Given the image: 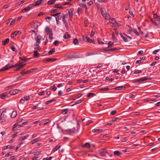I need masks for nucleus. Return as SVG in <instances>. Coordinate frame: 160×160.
<instances>
[{"mask_svg":"<svg viewBox=\"0 0 160 160\" xmlns=\"http://www.w3.org/2000/svg\"><path fill=\"white\" fill-rule=\"evenodd\" d=\"M159 51V50L158 49L155 50L152 52V53L154 54H156L157 52Z\"/></svg>","mask_w":160,"mask_h":160,"instance_id":"obj_58","label":"nucleus"},{"mask_svg":"<svg viewBox=\"0 0 160 160\" xmlns=\"http://www.w3.org/2000/svg\"><path fill=\"white\" fill-rule=\"evenodd\" d=\"M3 111L2 110L0 111V122H2V115L3 113Z\"/></svg>","mask_w":160,"mask_h":160,"instance_id":"obj_44","label":"nucleus"},{"mask_svg":"<svg viewBox=\"0 0 160 160\" xmlns=\"http://www.w3.org/2000/svg\"><path fill=\"white\" fill-rule=\"evenodd\" d=\"M59 43L60 42L59 41H56L53 42V44L55 46H58Z\"/></svg>","mask_w":160,"mask_h":160,"instance_id":"obj_51","label":"nucleus"},{"mask_svg":"<svg viewBox=\"0 0 160 160\" xmlns=\"http://www.w3.org/2000/svg\"><path fill=\"white\" fill-rule=\"evenodd\" d=\"M21 32L19 31H16L12 32L11 34V37L12 38H13L15 36H16L17 35H20Z\"/></svg>","mask_w":160,"mask_h":160,"instance_id":"obj_13","label":"nucleus"},{"mask_svg":"<svg viewBox=\"0 0 160 160\" xmlns=\"http://www.w3.org/2000/svg\"><path fill=\"white\" fill-rule=\"evenodd\" d=\"M58 11V9H53L51 11V13H54L57 12Z\"/></svg>","mask_w":160,"mask_h":160,"instance_id":"obj_62","label":"nucleus"},{"mask_svg":"<svg viewBox=\"0 0 160 160\" xmlns=\"http://www.w3.org/2000/svg\"><path fill=\"white\" fill-rule=\"evenodd\" d=\"M51 89L53 91H56L57 88L55 87V86L54 85H53L52 86H51L50 87Z\"/></svg>","mask_w":160,"mask_h":160,"instance_id":"obj_35","label":"nucleus"},{"mask_svg":"<svg viewBox=\"0 0 160 160\" xmlns=\"http://www.w3.org/2000/svg\"><path fill=\"white\" fill-rule=\"evenodd\" d=\"M117 50V48H113L112 49H108L107 50H106V51H107L108 52H110V51H114L116 50Z\"/></svg>","mask_w":160,"mask_h":160,"instance_id":"obj_36","label":"nucleus"},{"mask_svg":"<svg viewBox=\"0 0 160 160\" xmlns=\"http://www.w3.org/2000/svg\"><path fill=\"white\" fill-rule=\"evenodd\" d=\"M38 141V139L37 138H36L34 139L33 140L32 142H32V144H34L36 142H37Z\"/></svg>","mask_w":160,"mask_h":160,"instance_id":"obj_52","label":"nucleus"},{"mask_svg":"<svg viewBox=\"0 0 160 160\" xmlns=\"http://www.w3.org/2000/svg\"><path fill=\"white\" fill-rule=\"evenodd\" d=\"M61 147V146H57L55 147L53 150V152H54L56 151L58 149H59L60 147Z\"/></svg>","mask_w":160,"mask_h":160,"instance_id":"obj_30","label":"nucleus"},{"mask_svg":"<svg viewBox=\"0 0 160 160\" xmlns=\"http://www.w3.org/2000/svg\"><path fill=\"white\" fill-rule=\"evenodd\" d=\"M39 44H37V43L34 46V48L35 49H38V48L39 47Z\"/></svg>","mask_w":160,"mask_h":160,"instance_id":"obj_47","label":"nucleus"},{"mask_svg":"<svg viewBox=\"0 0 160 160\" xmlns=\"http://www.w3.org/2000/svg\"><path fill=\"white\" fill-rule=\"evenodd\" d=\"M74 11V9L70 8L68 10V14L69 16V20L71 21L72 19L73 12Z\"/></svg>","mask_w":160,"mask_h":160,"instance_id":"obj_6","label":"nucleus"},{"mask_svg":"<svg viewBox=\"0 0 160 160\" xmlns=\"http://www.w3.org/2000/svg\"><path fill=\"white\" fill-rule=\"evenodd\" d=\"M120 35H121V37L123 39V40L124 41V42H128V40L125 37L123 36L121 34Z\"/></svg>","mask_w":160,"mask_h":160,"instance_id":"obj_43","label":"nucleus"},{"mask_svg":"<svg viewBox=\"0 0 160 160\" xmlns=\"http://www.w3.org/2000/svg\"><path fill=\"white\" fill-rule=\"evenodd\" d=\"M20 73L21 76H23L25 74H28L30 73V71H29V70H26L25 69H24Z\"/></svg>","mask_w":160,"mask_h":160,"instance_id":"obj_14","label":"nucleus"},{"mask_svg":"<svg viewBox=\"0 0 160 160\" xmlns=\"http://www.w3.org/2000/svg\"><path fill=\"white\" fill-rule=\"evenodd\" d=\"M24 99L26 101H28L29 99V97L28 96H25L24 98Z\"/></svg>","mask_w":160,"mask_h":160,"instance_id":"obj_63","label":"nucleus"},{"mask_svg":"<svg viewBox=\"0 0 160 160\" xmlns=\"http://www.w3.org/2000/svg\"><path fill=\"white\" fill-rule=\"evenodd\" d=\"M41 151L36 152L33 153V154L34 155H39V154H41Z\"/></svg>","mask_w":160,"mask_h":160,"instance_id":"obj_41","label":"nucleus"},{"mask_svg":"<svg viewBox=\"0 0 160 160\" xmlns=\"http://www.w3.org/2000/svg\"><path fill=\"white\" fill-rule=\"evenodd\" d=\"M70 35L69 34L68 32H66V33L64 34L63 36L64 38L66 39L70 38Z\"/></svg>","mask_w":160,"mask_h":160,"instance_id":"obj_19","label":"nucleus"},{"mask_svg":"<svg viewBox=\"0 0 160 160\" xmlns=\"http://www.w3.org/2000/svg\"><path fill=\"white\" fill-rule=\"evenodd\" d=\"M88 23L87 21H84V26L85 27H86L88 26Z\"/></svg>","mask_w":160,"mask_h":160,"instance_id":"obj_61","label":"nucleus"},{"mask_svg":"<svg viewBox=\"0 0 160 160\" xmlns=\"http://www.w3.org/2000/svg\"><path fill=\"white\" fill-rule=\"evenodd\" d=\"M19 126V127H22V125H20L19 124H18V123H17V122L16 123H15V124H14L13 127V128H16V127H17V126Z\"/></svg>","mask_w":160,"mask_h":160,"instance_id":"obj_42","label":"nucleus"},{"mask_svg":"<svg viewBox=\"0 0 160 160\" xmlns=\"http://www.w3.org/2000/svg\"><path fill=\"white\" fill-rule=\"evenodd\" d=\"M48 34L49 35V39L50 40H52L53 38L52 37V35H53L52 32L51 33H50Z\"/></svg>","mask_w":160,"mask_h":160,"instance_id":"obj_46","label":"nucleus"},{"mask_svg":"<svg viewBox=\"0 0 160 160\" xmlns=\"http://www.w3.org/2000/svg\"><path fill=\"white\" fill-rule=\"evenodd\" d=\"M102 129H95L92 130V132L94 133H100L102 132Z\"/></svg>","mask_w":160,"mask_h":160,"instance_id":"obj_17","label":"nucleus"},{"mask_svg":"<svg viewBox=\"0 0 160 160\" xmlns=\"http://www.w3.org/2000/svg\"><path fill=\"white\" fill-rule=\"evenodd\" d=\"M55 51V48H52L51 50H50V51L48 52V54L49 55H51L52 54L53 52H54Z\"/></svg>","mask_w":160,"mask_h":160,"instance_id":"obj_32","label":"nucleus"},{"mask_svg":"<svg viewBox=\"0 0 160 160\" xmlns=\"http://www.w3.org/2000/svg\"><path fill=\"white\" fill-rule=\"evenodd\" d=\"M57 58L52 59V58H44L42 60V62H53L57 60Z\"/></svg>","mask_w":160,"mask_h":160,"instance_id":"obj_9","label":"nucleus"},{"mask_svg":"<svg viewBox=\"0 0 160 160\" xmlns=\"http://www.w3.org/2000/svg\"><path fill=\"white\" fill-rule=\"evenodd\" d=\"M110 23L112 24L115 26L119 27L120 26V24L116 22V20L112 18L109 21Z\"/></svg>","mask_w":160,"mask_h":160,"instance_id":"obj_5","label":"nucleus"},{"mask_svg":"<svg viewBox=\"0 0 160 160\" xmlns=\"http://www.w3.org/2000/svg\"><path fill=\"white\" fill-rule=\"evenodd\" d=\"M158 16H158V15L156 13L153 14V17L154 18L156 19L158 18Z\"/></svg>","mask_w":160,"mask_h":160,"instance_id":"obj_64","label":"nucleus"},{"mask_svg":"<svg viewBox=\"0 0 160 160\" xmlns=\"http://www.w3.org/2000/svg\"><path fill=\"white\" fill-rule=\"evenodd\" d=\"M17 115V112L16 111H13L12 112L11 115V117L12 118H14Z\"/></svg>","mask_w":160,"mask_h":160,"instance_id":"obj_21","label":"nucleus"},{"mask_svg":"<svg viewBox=\"0 0 160 160\" xmlns=\"http://www.w3.org/2000/svg\"><path fill=\"white\" fill-rule=\"evenodd\" d=\"M38 54L39 53H38L37 51L35 50L34 51L33 56L34 57H38L39 56H38Z\"/></svg>","mask_w":160,"mask_h":160,"instance_id":"obj_33","label":"nucleus"},{"mask_svg":"<svg viewBox=\"0 0 160 160\" xmlns=\"http://www.w3.org/2000/svg\"><path fill=\"white\" fill-rule=\"evenodd\" d=\"M45 31L46 33L47 34H48L51 33L52 32V29H50L48 27H47L45 28Z\"/></svg>","mask_w":160,"mask_h":160,"instance_id":"obj_15","label":"nucleus"},{"mask_svg":"<svg viewBox=\"0 0 160 160\" xmlns=\"http://www.w3.org/2000/svg\"><path fill=\"white\" fill-rule=\"evenodd\" d=\"M95 95V94L93 93H88L87 95V97H90L91 96L92 97L94 96Z\"/></svg>","mask_w":160,"mask_h":160,"instance_id":"obj_29","label":"nucleus"},{"mask_svg":"<svg viewBox=\"0 0 160 160\" xmlns=\"http://www.w3.org/2000/svg\"><path fill=\"white\" fill-rule=\"evenodd\" d=\"M42 3V2H40V1H39V0H38V1H37L35 2L32 3V4L31 5H32V7L33 6H38L39 5L41 4Z\"/></svg>","mask_w":160,"mask_h":160,"instance_id":"obj_16","label":"nucleus"},{"mask_svg":"<svg viewBox=\"0 0 160 160\" xmlns=\"http://www.w3.org/2000/svg\"><path fill=\"white\" fill-rule=\"evenodd\" d=\"M62 17V15H61V13L60 12L58 13V14L55 18L57 24H58L60 23L59 20L61 19Z\"/></svg>","mask_w":160,"mask_h":160,"instance_id":"obj_8","label":"nucleus"},{"mask_svg":"<svg viewBox=\"0 0 160 160\" xmlns=\"http://www.w3.org/2000/svg\"><path fill=\"white\" fill-rule=\"evenodd\" d=\"M84 120H86V123L85 124L86 125H88L90 123H91L92 122V121H91L90 120H88V118H86V119L84 118V119H83L82 120V121H83Z\"/></svg>","mask_w":160,"mask_h":160,"instance_id":"obj_18","label":"nucleus"},{"mask_svg":"<svg viewBox=\"0 0 160 160\" xmlns=\"http://www.w3.org/2000/svg\"><path fill=\"white\" fill-rule=\"evenodd\" d=\"M101 91H108L109 89L108 88H101L99 89Z\"/></svg>","mask_w":160,"mask_h":160,"instance_id":"obj_38","label":"nucleus"},{"mask_svg":"<svg viewBox=\"0 0 160 160\" xmlns=\"http://www.w3.org/2000/svg\"><path fill=\"white\" fill-rule=\"evenodd\" d=\"M86 38L87 39V41L89 42V43H91L92 42L94 44V43L93 42H94V40H92L89 38L87 36L86 37Z\"/></svg>","mask_w":160,"mask_h":160,"instance_id":"obj_24","label":"nucleus"},{"mask_svg":"<svg viewBox=\"0 0 160 160\" xmlns=\"http://www.w3.org/2000/svg\"><path fill=\"white\" fill-rule=\"evenodd\" d=\"M116 110H113L112 111L111 113L110 114H112V115H114L116 113Z\"/></svg>","mask_w":160,"mask_h":160,"instance_id":"obj_57","label":"nucleus"},{"mask_svg":"<svg viewBox=\"0 0 160 160\" xmlns=\"http://www.w3.org/2000/svg\"><path fill=\"white\" fill-rule=\"evenodd\" d=\"M90 147V145L89 143L87 142L84 145H82V147L83 148H89Z\"/></svg>","mask_w":160,"mask_h":160,"instance_id":"obj_26","label":"nucleus"},{"mask_svg":"<svg viewBox=\"0 0 160 160\" xmlns=\"http://www.w3.org/2000/svg\"><path fill=\"white\" fill-rule=\"evenodd\" d=\"M9 94V92H6L0 95V98L2 99H4L8 97V96Z\"/></svg>","mask_w":160,"mask_h":160,"instance_id":"obj_12","label":"nucleus"},{"mask_svg":"<svg viewBox=\"0 0 160 160\" xmlns=\"http://www.w3.org/2000/svg\"><path fill=\"white\" fill-rule=\"evenodd\" d=\"M150 20L155 25V26H158V24L157 23V22H155V21L154 20H153L152 19H150Z\"/></svg>","mask_w":160,"mask_h":160,"instance_id":"obj_45","label":"nucleus"},{"mask_svg":"<svg viewBox=\"0 0 160 160\" xmlns=\"http://www.w3.org/2000/svg\"><path fill=\"white\" fill-rule=\"evenodd\" d=\"M35 41L37 44H40V40L41 39V36L39 34H36L34 37Z\"/></svg>","mask_w":160,"mask_h":160,"instance_id":"obj_4","label":"nucleus"},{"mask_svg":"<svg viewBox=\"0 0 160 160\" xmlns=\"http://www.w3.org/2000/svg\"><path fill=\"white\" fill-rule=\"evenodd\" d=\"M45 13L43 12H40L38 14V16H41L43 15Z\"/></svg>","mask_w":160,"mask_h":160,"instance_id":"obj_59","label":"nucleus"},{"mask_svg":"<svg viewBox=\"0 0 160 160\" xmlns=\"http://www.w3.org/2000/svg\"><path fill=\"white\" fill-rule=\"evenodd\" d=\"M133 32L137 35L139 36V34L136 29H133Z\"/></svg>","mask_w":160,"mask_h":160,"instance_id":"obj_50","label":"nucleus"},{"mask_svg":"<svg viewBox=\"0 0 160 160\" xmlns=\"http://www.w3.org/2000/svg\"><path fill=\"white\" fill-rule=\"evenodd\" d=\"M29 136L28 134H26L24 136L20 137L19 138V140H23L26 139V138H27Z\"/></svg>","mask_w":160,"mask_h":160,"instance_id":"obj_23","label":"nucleus"},{"mask_svg":"<svg viewBox=\"0 0 160 160\" xmlns=\"http://www.w3.org/2000/svg\"><path fill=\"white\" fill-rule=\"evenodd\" d=\"M32 7V5H29L27 7L25 8L21 11V13H24L29 10Z\"/></svg>","mask_w":160,"mask_h":160,"instance_id":"obj_10","label":"nucleus"},{"mask_svg":"<svg viewBox=\"0 0 160 160\" xmlns=\"http://www.w3.org/2000/svg\"><path fill=\"white\" fill-rule=\"evenodd\" d=\"M113 153L115 155H116L117 156H119L122 154V153L119 151H114Z\"/></svg>","mask_w":160,"mask_h":160,"instance_id":"obj_25","label":"nucleus"},{"mask_svg":"<svg viewBox=\"0 0 160 160\" xmlns=\"http://www.w3.org/2000/svg\"><path fill=\"white\" fill-rule=\"evenodd\" d=\"M55 99H52L51 100H50L48 101H46V102H45V104L46 105H48V104H49V103L52 102L53 101H55Z\"/></svg>","mask_w":160,"mask_h":160,"instance_id":"obj_31","label":"nucleus"},{"mask_svg":"<svg viewBox=\"0 0 160 160\" xmlns=\"http://www.w3.org/2000/svg\"><path fill=\"white\" fill-rule=\"evenodd\" d=\"M67 131H68L69 132H74L75 131V129H68V130H66Z\"/></svg>","mask_w":160,"mask_h":160,"instance_id":"obj_54","label":"nucleus"},{"mask_svg":"<svg viewBox=\"0 0 160 160\" xmlns=\"http://www.w3.org/2000/svg\"><path fill=\"white\" fill-rule=\"evenodd\" d=\"M11 49L13 51L17 52V50L15 48V47L14 46H12L11 47Z\"/></svg>","mask_w":160,"mask_h":160,"instance_id":"obj_49","label":"nucleus"},{"mask_svg":"<svg viewBox=\"0 0 160 160\" xmlns=\"http://www.w3.org/2000/svg\"><path fill=\"white\" fill-rule=\"evenodd\" d=\"M61 4L59 3L56 4L54 5V8H59L60 9H62L63 7L61 6Z\"/></svg>","mask_w":160,"mask_h":160,"instance_id":"obj_22","label":"nucleus"},{"mask_svg":"<svg viewBox=\"0 0 160 160\" xmlns=\"http://www.w3.org/2000/svg\"><path fill=\"white\" fill-rule=\"evenodd\" d=\"M101 14L102 16L106 19H108L109 18V15L108 14H107L104 8H101L100 9Z\"/></svg>","mask_w":160,"mask_h":160,"instance_id":"obj_2","label":"nucleus"},{"mask_svg":"<svg viewBox=\"0 0 160 160\" xmlns=\"http://www.w3.org/2000/svg\"><path fill=\"white\" fill-rule=\"evenodd\" d=\"M73 42V44L75 45L78 44V41L77 38L74 39Z\"/></svg>","mask_w":160,"mask_h":160,"instance_id":"obj_37","label":"nucleus"},{"mask_svg":"<svg viewBox=\"0 0 160 160\" xmlns=\"http://www.w3.org/2000/svg\"><path fill=\"white\" fill-rule=\"evenodd\" d=\"M98 43L99 44H104V42H102L101 41V39H100L99 38H98Z\"/></svg>","mask_w":160,"mask_h":160,"instance_id":"obj_40","label":"nucleus"},{"mask_svg":"<svg viewBox=\"0 0 160 160\" xmlns=\"http://www.w3.org/2000/svg\"><path fill=\"white\" fill-rule=\"evenodd\" d=\"M98 153L102 156H106V154L108 153V152L106 151V150L104 149H100L98 151Z\"/></svg>","mask_w":160,"mask_h":160,"instance_id":"obj_7","label":"nucleus"},{"mask_svg":"<svg viewBox=\"0 0 160 160\" xmlns=\"http://www.w3.org/2000/svg\"><path fill=\"white\" fill-rule=\"evenodd\" d=\"M9 41V39L7 38L2 41V44L3 45H6Z\"/></svg>","mask_w":160,"mask_h":160,"instance_id":"obj_20","label":"nucleus"},{"mask_svg":"<svg viewBox=\"0 0 160 160\" xmlns=\"http://www.w3.org/2000/svg\"><path fill=\"white\" fill-rule=\"evenodd\" d=\"M82 10L81 8H79L77 10V12L79 13V12H81Z\"/></svg>","mask_w":160,"mask_h":160,"instance_id":"obj_60","label":"nucleus"},{"mask_svg":"<svg viewBox=\"0 0 160 160\" xmlns=\"http://www.w3.org/2000/svg\"><path fill=\"white\" fill-rule=\"evenodd\" d=\"M45 94V92L44 91H42L38 93V95L39 96H41L44 95Z\"/></svg>","mask_w":160,"mask_h":160,"instance_id":"obj_55","label":"nucleus"},{"mask_svg":"<svg viewBox=\"0 0 160 160\" xmlns=\"http://www.w3.org/2000/svg\"><path fill=\"white\" fill-rule=\"evenodd\" d=\"M123 88L125 89V88L124 86H119V87H116V88H115V89L116 90H120L122 89Z\"/></svg>","mask_w":160,"mask_h":160,"instance_id":"obj_28","label":"nucleus"},{"mask_svg":"<svg viewBox=\"0 0 160 160\" xmlns=\"http://www.w3.org/2000/svg\"><path fill=\"white\" fill-rule=\"evenodd\" d=\"M79 5L82 8H86V7H87V6H86V4H83V3H81L79 4Z\"/></svg>","mask_w":160,"mask_h":160,"instance_id":"obj_39","label":"nucleus"},{"mask_svg":"<svg viewBox=\"0 0 160 160\" xmlns=\"http://www.w3.org/2000/svg\"><path fill=\"white\" fill-rule=\"evenodd\" d=\"M113 45V42H111V41H110L108 43V47L112 46Z\"/></svg>","mask_w":160,"mask_h":160,"instance_id":"obj_48","label":"nucleus"},{"mask_svg":"<svg viewBox=\"0 0 160 160\" xmlns=\"http://www.w3.org/2000/svg\"><path fill=\"white\" fill-rule=\"evenodd\" d=\"M148 78L146 77H144L143 78H141L140 79V81H144L147 80Z\"/></svg>","mask_w":160,"mask_h":160,"instance_id":"obj_53","label":"nucleus"},{"mask_svg":"<svg viewBox=\"0 0 160 160\" xmlns=\"http://www.w3.org/2000/svg\"><path fill=\"white\" fill-rule=\"evenodd\" d=\"M21 92V91L18 89H15L12 91H11L9 92V94L11 95H15L17 93H20Z\"/></svg>","mask_w":160,"mask_h":160,"instance_id":"obj_11","label":"nucleus"},{"mask_svg":"<svg viewBox=\"0 0 160 160\" xmlns=\"http://www.w3.org/2000/svg\"><path fill=\"white\" fill-rule=\"evenodd\" d=\"M23 118H20L18 119L17 120V123L18 124H19V123L20 122L22 121L23 120Z\"/></svg>","mask_w":160,"mask_h":160,"instance_id":"obj_56","label":"nucleus"},{"mask_svg":"<svg viewBox=\"0 0 160 160\" xmlns=\"http://www.w3.org/2000/svg\"><path fill=\"white\" fill-rule=\"evenodd\" d=\"M26 64H22L21 63L16 64L15 65H11V63L8 64L4 67L0 69V72L6 71L11 68L16 67V68L14 69L15 71L19 70L21 68H22Z\"/></svg>","mask_w":160,"mask_h":160,"instance_id":"obj_1","label":"nucleus"},{"mask_svg":"<svg viewBox=\"0 0 160 160\" xmlns=\"http://www.w3.org/2000/svg\"><path fill=\"white\" fill-rule=\"evenodd\" d=\"M56 1V0H50L48 2V4L49 5L53 4Z\"/></svg>","mask_w":160,"mask_h":160,"instance_id":"obj_27","label":"nucleus"},{"mask_svg":"<svg viewBox=\"0 0 160 160\" xmlns=\"http://www.w3.org/2000/svg\"><path fill=\"white\" fill-rule=\"evenodd\" d=\"M77 57L76 55L73 54H70L68 55H66L64 58L65 60H68L72 58H76Z\"/></svg>","mask_w":160,"mask_h":160,"instance_id":"obj_3","label":"nucleus"},{"mask_svg":"<svg viewBox=\"0 0 160 160\" xmlns=\"http://www.w3.org/2000/svg\"><path fill=\"white\" fill-rule=\"evenodd\" d=\"M68 112V109H65L62 110V113L63 114L67 113Z\"/></svg>","mask_w":160,"mask_h":160,"instance_id":"obj_34","label":"nucleus"}]
</instances>
